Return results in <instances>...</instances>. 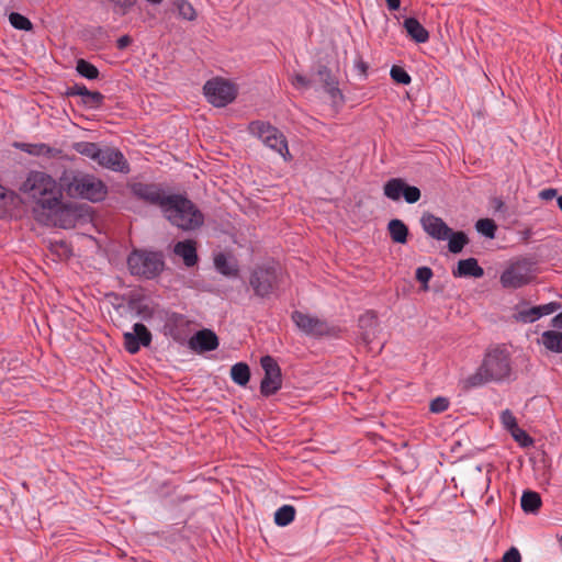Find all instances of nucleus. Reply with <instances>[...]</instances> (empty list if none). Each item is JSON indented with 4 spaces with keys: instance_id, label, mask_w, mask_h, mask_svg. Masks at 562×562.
I'll list each match as a JSON object with an SVG mask.
<instances>
[{
    "instance_id": "23",
    "label": "nucleus",
    "mask_w": 562,
    "mask_h": 562,
    "mask_svg": "<svg viewBox=\"0 0 562 562\" xmlns=\"http://www.w3.org/2000/svg\"><path fill=\"white\" fill-rule=\"evenodd\" d=\"M453 277H472L482 278L484 276L483 268L479 265L475 258L462 259L458 262V267L452 271Z\"/></svg>"
},
{
    "instance_id": "3",
    "label": "nucleus",
    "mask_w": 562,
    "mask_h": 562,
    "mask_svg": "<svg viewBox=\"0 0 562 562\" xmlns=\"http://www.w3.org/2000/svg\"><path fill=\"white\" fill-rule=\"evenodd\" d=\"M161 212L165 217L182 231H195L204 223L202 212L186 196L169 194Z\"/></svg>"
},
{
    "instance_id": "34",
    "label": "nucleus",
    "mask_w": 562,
    "mask_h": 562,
    "mask_svg": "<svg viewBox=\"0 0 562 562\" xmlns=\"http://www.w3.org/2000/svg\"><path fill=\"white\" fill-rule=\"evenodd\" d=\"M294 518L295 509L291 505L281 506L274 514V522L280 527L288 526L294 520Z\"/></svg>"
},
{
    "instance_id": "9",
    "label": "nucleus",
    "mask_w": 562,
    "mask_h": 562,
    "mask_svg": "<svg viewBox=\"0 0 562 562\" xmlns=\"http://www.w3.org/2000/svg\"><path fill=\"white\" fill-rule=\"evenodd\" d=\"M206 100L214 106L222 108L232 103L237 95L234 83L222 78L207 80L203 87Z\"/></svg>"
},
{
    "instance_id": "42",
    "label": "nucleus",
    "mask_w": 562,
    "mask_h": 562,
    "mask_svg": "<svg viewBox=\"0 0 562 562\" xmlns=\"http://www.w3.org/2000/svg\"><path fill=\"white\" fill-rule=\"evenodd\" d=\"M501 423L508 432L518 427L517 419L510 409H505L499 416Z\"/></svg>"
},
{
    "instance_id": "52",
    "label": "nucleus",
    "mask_w": 562,
    "mask_h": 562,
    "mask_svg": "<svg viewBox=\"0 0 562 562\" xmlns=\"http://www.w3.org/2000/svg\"><path fill=\"white\" fill-rule=\"evenodd\" d=\"M557 194V190L554 189H544L540 192V198L543 200H551Z\"/></svg>"
},
{
    "instance_id": "28",
    "label": "nucleus",
    "mask_w": 562,
    "mask_h": 562,
    "mask_svg": "<svg viewBox=\"0 0 562 562\" xmlns=\"http://www.w3.org/2000/svg\"><path fill=\"white\" fill-rule=\"evenodd\" d=\"M404 186V179L392 178L385 182L383 187V193L387 199L392 201H398L403 196Z\"/></svg>"
},
{
    "instance_id": "45",
    "label": "nucleus",
    "mask_w": 562,
    "mask_h": 562,
    "mask_svg": "<svg viewBox=\"0 0 562 562\" xmlns=\"http://www.w3.org/2000/svg\"><path fill=\"white\" fill-rule=\"evenodd\" d=\"M449 407V400L443 396H438L430 402L429 409L432 413L439 414L447 411Z\"/></svg>"
},
{
    "instance_id": "35",
    "label": "nucleus",
    "mask_w": 562,
    "mask_h": 562,
    "mask_svg": "<svg viewBox=\"0 0 562 562\" xmlns=\"http://www.w3.org/2000/svg\"><path fill=\"white\" fill-rule=\"evenodd\" d=\"M448 247L452 254H459L462 251L463 247L468 244V236L463 232H453L451 229V235L447 238Z\"/></svg>"
},
{
    "instance_id": "30",
    "label": "nucleus",
    "mask_w": 562,
    "mask_h": 562,
    "mask_svg": "<svg viewBox=\"0 0 562 562\" xmlns=\"http://www.w3.org/2000/svg\"><path fill=\"white\" fill-rule=\"evenodd\" d=\"M231 379L239 386H246L250 380V369L245 362H237L231 368Z\"/></svg>"
},
{
    "instance_id": "2",
    "label": "nucleus",
    "mask_w": 562,
    "mask_h": 562,
    "mask_svg": "<svg viewBox=\"0 0 562 562\" xmlns=\"http://www.w3.org/2000/svg\"><path fill=\"white\" fill-rule=\"evenodd\" d=\"M36 205L33 209L34 215H38L44 209H49V204H56L57 198H63L61 191L56 180L43 171H30L22 186Z\"/></svg>"
},
{
    "instance_id": "11",
    "label": "nucleus",
    "mask_w": 562,
    "mask_h": 562,
    "mask_svg": "<svg viewBox=\"0 0 562 562\" xmlns=\"http://www.w3.org/2000/svg\"><path fill=\"white\" fill-rule=\"evenodd\" d=\"M127 188L136 200L148 205L158 206L160 210H162L169 198L164 189L156 183L132 182Z\"/></svg>"
},
{
    "instance_id": "21",
    "label": "nucleus",
    "mask_w": 562,
    "mask_h": 562,
    "mask_svg": "<svg viewBox=\"0 0 562 562\" xmlns=\"http://www.w3.org/2000/svg\"><path fill=\"white\" fill-rule=\"evenodd\" d=\"M189 345L193 350L213 351L218 347V338L212 330L202 329L191 337Z\"/></svg>"
},
{
    "instance_id": "18",
    "label": "nucleus",
    "mask_w": 562,
    "mask_h": 562,
    "mask_svg": "<svg viewBox=\"0 0 562 562\" xmlns=\"http://www.w3.org/2000/svg\"><path fill=\"white\" fill-rule=\"evenodd\" d=\"M561 307L559 302H550L548 304L531 306L520 310L516 313L515 318L524 324L535 323L546 315H550Z\"/></svg>"
},
{
    "instance_id": "10",
    "label": "nucleus",
    "mask_w": 562,
    "mask_h": 562,
    "mask_svg": "<svg viewBox=\"0 0 562 562\" xmlns=\"http://www.w3.org/2000/svg\"><path fill=\"white\" fill-rule=\"evenodd\" d=\"M260 364L265 371V376L260 383V393L268 397L282 387L281 368L276 359L269 355L261 357Z\"/></svg>"
},
{
    "instance_id": "22",
    "label": "nucleus",
    "mask_w": 562,
    "mask_h": 562,
    "mask_svg": "<svg viewBox=\"0 0 562 562\" xmlns=\"http://www.w3.org/2000/svg\"><path fill=\"white\" fill-rule=\"evenodd\" d=\"M173 252L181 257L187 267H193L198 262L196 244L192 239L178 241L173 247Z\"/></svg>"
},
{
    "instance_id": "6",
    "label": "nucleus",
    "mask_w": 562,
    "mask_h": 562,
    "mask_svg": "<svg viewBox=\"0 0 562 562\" xmlns=\"http://www.w3.org/2000/svg\"><path fill=\"white\" fill-rule=\"evenodd\" d=\"M81 217V212L76 204L64 203L63 198H57L56 204H49V209H44L35 218L45 224L60 228H74Z\"/></svg>"
},
{
    "instance_id": "17",
    "label": "nucleus",
    "mask_w": 562,
    "mask_h": 562,
    "mask_svg": "<svg viewBox=\"0 0 562 562\" xmlns=\"http://www.w3.org/2000/svg\"><path fill=\"white\" fill-rule=\"evenodd\" d=\"M190 321L187 316L179 313H170L166 317L164 325L165 335L176 341H181L188 334Z\"/></svg>"
},
{
    "instance_id": "39",
    "label": "nucleus",
    "mask_w": 562,
    "mask_h": 562,
    "mask_svg": "<svg viewBox=\"0 0 562 562\" xmlns=\"http://www.w3.org/2000/svg\"><path fill=\"white\" fill-rule=\"evenodd\" d=\"M475 227L479 233L482 235L493 238L495 236L496 225L493 220L482 218L479 220L475 224Z\"/></svg>"
},
{
    "instance_id": "46",
    "label": "nucleus",
    "mask_w": 562,
    "mask_h": 562,
    "mask_svg": "<svg viewBox=\"0 0 562 562\" xmlns=\"http://www.w3.org/2000/svg\"><path fill=\"white\" fill-rule=\"evenodd\" d=\"M324 89L328 93V95L330 97L333 102H336L337 100H339V101L344 100V95H342L340 89L338 88V81L327 82V87Z\"/></svg>"
},
{
    "instance_id": "33",
    "label": "nucleus",
    "mask_w": 562,
    "mask_h": 562,
    "mask_svg": "<svg viewBox=\"0 0 562 562\" xmlns=\"http://www.w3.org/2000/svg\"><path fill=\"white\" fill-rule=\"evenodd\" d=\"M16 199L13 191L0 186V218L9 213Z\"/></svg>"
},
{
    "instance_id": "12",
    "label": "nucleus",
    "mask_w": 562,
    "mask_h": 562,
    "mask_svg": "<svg viewBox=\"0 0 562 562\" xmlns=\"http://www.w3.org/2000/svg\"><path fill=\"white\" fill-rule=\"evenodd\" d=\"M291 318L295 326L306 336L322 337L331 334V328L325 319L300 311H294Z\"/></svg>"
},
{
    "instance_id": "27",
    "label": "nucleus",
    "mask_w": 562,
    "mask_h": 562,
    "mask_svg": "<svg viewBox=\"0 0 562 562\" xmlns=\"http://www.w3.org/2000/svg\"><path fill=\"white\" fill-rule=\"evenodd\" d=\"M13 146L29 155L37 156V157L38 156L49 157V156H52V153L54 151V149L52 147H49L48 145H46L44 143L30 144V143L15 142L13 144Z\"/></svg>"
},
{
    "instance_id": "4",
    "label": "nucleus",
    "mask_w": 562,
    "mask_h": 562,
    "mask_svg": "<svg viewBox=\"0 0 562 562\" xmlns=\"http://www.w3.org/2000/svg\"><path fill=\"white\" fill-rule=\"evenodd\" d=\"M60 180L66 192L72 198L97 203L103 201L108 195L106 184L94 175L71 171L64 173Z\"/></svg>"
},
{
    "instance_id": "53",
    "label": "nucleus",
    "mask_w": 562,
    "mask_h": 562,
    "mask_svg": "<svg viewBox=\"0 0 562 562\" xmlns=\"http://www.w3.org/2000/svg\"><path fill=\"white\" fill-rule=\"evenodd\" d=\"M551 326H552L553 328L562 329V313L557 314V315L551 319Z\"/></svg>"
},
{
    "instance_id": "15",
    "label": "nucleus",
    "mask_w": 562,
    "mask_h": 562,
    "mask_svg": "<svg viewBox=\"0 0 562 562\" xmlns=\"http://www.w3.org/2000/svg\"><path fill=\"white\" fill-rule=\"evenodd\" d=\"M124 347L127 352L135 355L139 351L140 347H148L151 344V333L143 323H136L133 326V331L123 334Z\"/></svg>"
},
{
    "instance_id": "43",
    "label": "nucleus",
    "mask_w": 562,
    "mask_h": 562,
    "mask_svg": "<svg viewBox=\"0 0 562 562\" xmlns=\"http://www.w3.org/2000/svg\"><path fill=\"white\" fill-rule=\"evenodd\" d=\"M420 190L417 187L409 186L405 182L403 198L407 203H416L420 199Z\"/></svg>"
},
{
    "instance_id": "20",
    "label": "nucleus",
    "mask_w": 562,
    "mask_h": 562,
    "mask_svg": "<svg viewBox=\"0 0 562 562\" xmlns=\"http://www.w3.org/2000/svg\"><path fill=\"white\" fill-rule=\"evenodd\" d=\"M358 325L360 328L361 340L366 345H370L378 333V316L373 311L364 312L358 321Z\"/></svg>"
},
{
    "instance_id": "26",
    "label": "nucleus",
    "mask_w": 562,
    "mask_h": 562,
    "mask_svg": "<svg viewBox=\"0 0 562 562\" xmlns=\"http://www.w3.org/2000/svg\"><path fill=\"white\" fill-rule=\"evenodd\" d=\"M391 239L396 244H405L408 237V228L402 220L394 218L387 224Z\"/></svg>"
},
{
    "instance_id": "50",
    "label": "nucleus",
    "mask_w": 562,
    "mask_h": 562,
    "mask_svg": "<svg viewBox=\"0 0 562 562\" xmlns=\"http://www.w3.org/2000/svg\"><path fill=\"white\" fill-rule=\"evenodd\" d=\"M132 43V38L128 35H123L117 38L116 41V47L119 49L126 48Z\"/></svg>"
},
{
    "instance_id": "29",
    "label": "nucleus",
    "mask_w": 562,
    "mask_h": 562,
    "mask_svg": "<svg viewBox=\"0 0 562 562\" xmlns=\"http://www.w3.org/2000/svg\"><path fill=\"white\" fill-rule=\"evenodd\" d=\"M540 494L533 491H525L520 498V505L525 513L536 514L541 507Z\"/></svg>"
},
{
    "instance_id": "7",
    "label": "nucleus",
    "mask_w": 562,
    "mask_h": 562,
    "mask_svg": "<svg viewBox=\"0 0 562 562\" xmlns=\"http://www.w3.org/2000/svg\"><path fill=\"white\" fill-rule=\"evenodd\" d=\"M248 132L258 137L267 147L277 151L285 160L291 159L285 136L269 122L252 121L248 125Z\"/></svg>"
},
{
    "instance_id": "24",
    "label": "nucleus",
    "mask_w": 562,
    "mask_h": 562,
    "mask_svg": "<svg viewBox=\"0 0 562 562\" xmlns=\"http://www.w3.org/2000/svg\"><path fill=\"white\" fill-rule=\"evenodd\" d=\"M404 29L408 36L418 44L426 43L429 40V32L415 18H406L404 20Z\"/></svg>"
},
{
    "instance_id": "41",
    "label": "nucleus",
    "mask_w": 562,
    "mask_h": 562,
    "mask_svg": "<svg viewBox=\"0 0 562 562\" xmlns=\"http://www.w3.org/2000/svg\"><path fill=\"white\" fill-rule=\"evenodd\" d=\"M390 76L395 82L401 85H409L412 81L409 74L400 66H393L390 71Z\"/></svg>"
},
{
    "instance_id": "31",
    "label": "nucleus",
    "mask_w": 562,
    "mask_h": 562,
    "mask_svg": "<svg viewBox=\"0 0 562 562\" xmlns=\"http://www.w3.org/2000/svg\"><path fill=\"white\" fill-rule=\"evenodd\" d=\"M214 266H215V269L221 274L226 276V277L236 276L237 272H238V269H237L236 265L233 263L232 261H229L227 256L225 254H222V252L217 254L214 257Z\"/></svg>"
},
{
    "instance_id": "19",
    "label": "nucleus",
    "mask_w": 562,
    "mask_h": 562,
    "mask_svg": "<svg viewBox=\"0 0 562 562\" xmlns=\"http://www.w3.org/2000/svg\"><path fill=\"white\" fill-rule=\"evenodd\" d=\"M67 95L74 97L78 95L82 98V103L88 109H99L102 106L104 101V95L99 91H90L87 89L85 85L76 83L72 87H69L67 90Z\"/></svg>"
},
{
    "instance_id": "40",
    "label": "nucleus",
    "mask_w": 562,
    "mask_h": 562,
    "mask_svg": "<svg viewBox=\"0 0 562 562\" xmlns=\"http://www.w3.org/2000/svg\"><path fill=\"white\" fill-rule=\"evenodd\" d=\"M514 440L522 448H528L533 445V439L519 426L509 431Z\"/></svg>"
},
{
    "instance_id": "47",
    "label": "nucleus",
    "mask_w": 562,
    "mask_h": 562,
    "mask_svg": "<svg viewBox=\"0 0 562 562\" xmlns=\"http://www.w3.org/2000/svg\"><path fill=\"white\" fill-rule=\"evenodd\" d=\"M323 85H324V88L327 87V82H330V81H337V79L333 76L330 69L326 66H321L318 68V71H317Z\"/></svg>"
},
{
    "instance_id": "49",
    "label": "nucleus",
    "mask_w": 562,
    "mask_h": 562,
    "mask_svg": "<svg viewBox=\"0 0 562 562\" xmlns=\"http://www.w3.org/2000/svg\"><path fill=\"white\" fill-rule=\"evenodd\" d=\"M503 562H521V557L516 548H510L503 557Z\"/></svg>"
},
{
    "instance_id": "36",
    "label": "nucleus",
    "mask_w": 562,
    "mask_h": 562,
    "mask_svg": "<svg viewBox=\"0 0 562 562\" xmlns=\"http://www.w3.org/2000/svg\"><path fill=\"white\" fill-rule=\"evenodd\" d=\"M76 70L81 77L87 78L89 80L98 79L100 74L94 65L85 59H79L77 61Z\"/></svg>"
},
{
    "instance_id": "25",
    "label": "nucleus",
    "mask_w": 562,
    "mask_h": 562,
    "mask_svg": "<svg viewBox=\"0 0 562 562\" xmlns=\"http://www.w3.org/2000/svg\"><path fill=\"white\" fill-rule=\"evenodd\" d=\"M540 342L551 352L562 353V333L546 330L541 334Z\"/></svg>"
},
{
    "instance_id": "8",
    "label": "nucleus",
    "mask_w": 562,
    "mask_h": 562,
    "mask_svg": "<svg viewBox=\"0 0 562 562\" xmlns=\"http://www.w3.org/2000/svg\"><path fill=\"white\" fill-rule=\"evenodd\" d=\"M535 274V263L528 259H519L505 268L499 277V282L504 289H519L529 284Z\"/></svg>"
},
{
    "instance_id": "38",
    "label": "nucleus",
    "mask_w": 562,
    "mask_h": 562,
    "mask_svg": "<svg viewBox=\"0 0 562 562\" xmlns=\"http://www.w3.org/2000/svg\"><path fill=\"white\" fill-rule=\"evenodd\" d=\"M176 7L179 15L187 21H193L196 18V12L193 5L187 0H177Z\"/></svg>"
},
{
    "instance_id": "16",
    "label": "nucleus",
    "mask_w": 562,
    "mask_h": 562,
    "mask_svg": "<svg viewBox=\"0 0 562 562\" xmlns=\"http://www.w3.org/2000/svg\"><path fill=\"white\" fill-rule=\"evenodd\" d=\"M420 225L427 235L437 240H446L451 235V228L443 220L431 213L422 215Z\"/></svg>"
},
{
    "instance_id": "55",
    "label": "nucleus",
    "mask_w": 562,
    "mask_h": 562,
    "mask_svg": "<svg viewBox=\"0 0 562 562\" xmlns=\"http://www.w3.org/2000/svg\"><path fill=\"white\" fill-rule=\"evenodd\" d=\"M59 246L65 250V252L69 251V247L66 243L61 241Z\"/></svg>"
},
{
    "instance_id": "14",
    "label": "nucleus",
    "mask_w": 562,
    "mask_h": 562,
    "mask_svg": "<svg viewBox=\"0 0 562 562\" xmlns=\"http://www.w3.org/2000/svg\"><path fill=\"white\" fill-rule=\"evenodd\" d=\"M95 162L102 168L114 172L126 175L131 171L130 164L124 157L123 153L114 147H101L99 157L97 158Z\"/></svg>"
},
{
    "instance_id": "5",
    "label": "nucleus",
    "mask_w": 562,
    "mask_h": 562,
    "mask_svg": "<svg viewBox=\"0 0 562 562\" xmlns=\"http://www.w3.org/2000/svg\"><path fill=\"white\" fill-rule=\"evenodd\" d=\"M127 267L131 274L150 280L164 270V256L159 251L135 249L127 257Z\"/></svg>"
},
{
    "instance_id": "48",
    "label": "nucleus",
    "mask_w": 562,
    "mask_h": 562,
    "mask_svg": "<svg viewBox=\"0 0 562 562\" xmlns=\"http://www.w3.org/2000/svg\"><path fill=\"white\" fill-rule=\"evenodd\" d=\"M291 82L296 89H305L310 87L311 83L310 79L301 74L294 75L291 79Z\"/></svg>"
},
{
    "instance_id": "13",
    "label": "nucleus",
    "mask_w": 562,
    "mask_h": 562,
    "mask_svg": "<svg viewBox=\"0 0 562 562\" xmlns=\"http://www.w3.org/2000/svg\"><path fill=\"white\" fill-rule=\"evenodd\" d=\"M277 279V270L273 267L262 266L252 270L249 283L257 296L268 297L276 289Z\"/></svg>"
},
{
    "instance_id": "37",
    "label": "nucleus",
    "mask_w": 562,
    "mask_h": 562,
    "mask_svg": "<svg viewBox=\"0 0 562 562\" xmlns=\"http://www.w3.org/2000/svg\"><path fill=\"white\" fill-rule=\"evenodd\" d=\"M9 22L14 29L20 31H31L33 29L32 22L18 12L10 13Z\"/></svg>"
},
{
    "instance_id": "44",
    "label": "nucleus",
    "mask_w": 562,
    "mask_h": 562,
    "mask_svg": "<svg viewBox=\"0 0 562 562\" xmlns=\"http://www.w3.org/2000/svg\"><path fill=\"white\" fill-rule=\"evenodd\" d=\"M434 273L429 267H419L416 270V279L423 284V290H428V282Z\"/></svg>"
},
{
    "instance_id": "54",
    "label": "nucleus",
    "mask_w": 562,
    "mask_h": 562,
    "mask_svg": "<svg viewBox=\"0 0 562 562\" xmlns=\"http://www.w3.org/2000/svg\"><path fill=\"white\" fill-rule=\"evenodd\" d=\"M385 1H386V4H387V8L391 11H395V10L400 9L401 0H385Z\"/></svg>"
},
{
    "instance_id": "51",
    "label": "nucleus",
    "mask_w": 562,
    "mask_h": 562,
    "mask_svg": "<svg viewBox=\"0 0 562 562\" xmlns=\"http://www.w3.org/2000/svg\"><path fill=\"white\" fill-rule=\"evenodd\" d=\"M355 66L363 77H367L368 64L366 61L359 59L356 61Z\"/></svg>"
},
{
    "instance_id": "1",
    "label": "nucleus",
    "mask_w": 562,
    "mask_h": 562,
    "mask_svg": "<svg viewBox=\"0 0 562 562\" xmlns=\"http://www.w3.org/2000/svg\"><path fill=\"white\" fill-rule=\"evenodd\" d=\"M512 372L510 355L504 347L487 350L477 370L464 379L465 389L480 387L488 382H499L507 379Z\"/></svg>"
},
{
    "instance_id": "56",
    "label": "nucleus",
    "mask_w": 562,
    "mask_h": 562,
    "mask_svg": "<svg viewBox=\"0 0 562 562\" xmlns=\"http://www.w3.org/2000/svg\"><path fill=\"white\" fill-rule=\"evenodd\" d=\"M560 546L562 548V536L559 538Z\"/></svg>"
},
{
    "instance_id": "32",
    "label": "nucleus",
    "mask_w": 562,
    "mask_h": 562,
    "mask_svg": "<svg viewBox=\"0 0 562 562\" xmlns=\"http://www.w3.org/2000/svg\"><path fill=\"white\" fill-rule=\"evenodd\" d=\"M75 150L93 161H97L101 147L97 143L91 142H78L74 145Z\"/></svg>"
}]
</instances>
